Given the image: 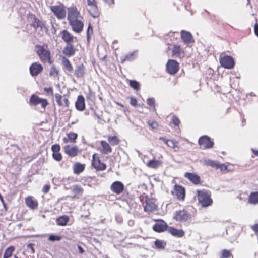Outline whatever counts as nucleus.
<instances>
[{
  "label": "nucleus",
  "instance_id": "nucleus-1",
  "mask_svg": "<svg viewBox=\"0 0 258 258\" xmlns=\"http://www.w3.org/2000/svg\"><path fill=\"white\" fill-rule=\"evenodd\" d=\"M197 197L199 205L203 208H207L213 203L210 191L203 189L197 190Z\"/></svg>",
  "mask_w": 258,
  "mask_h": 258
},
{
  "label": "nucleus",
  "instance_id": "nucleus-2",
  "mask_svg": "<svg viewBox=\"0 0 258 258\" xmlns=\"http://www.w3.org/2000/svg\"><path fill=\"white\" fill-rule=\"evenodd\" d=\"M36 51L42 62L44 63H51L50 52L47 46L37 45Z\"/></svg>",
  "mask_w": 258,
  "mask_h": 258
},
{
  "label": "nucleus",
  "instance_id": "nucleus-3",
  "mask_svg": "<svg viewBox=\"0 0 258 258\" xmlns=\"http://www.w3.org/2000/svg\"><path fill=\"white\" fill-rule=\"evenodd\" d=\"M144 211L147 213H152L157 211L158 203L157 199L153 197L145 196V203L143 205Z\"/></svg>",
  "mask_w": 258,
  "mask_h": 258
},
{
  "label": "nucleus",
  "instance_id": "nucleus-4",
  "mask_svg": "<svg viewBox=\"0 0 258 258\" xmlns=\"http://www.w3.org/2000/svg\"><path fill=\"white\" fill-rule=\"evenodd\" d=\"M91 165L97 171H104L107 168L106 164L101 160L97 153L92 155Z\"/></svg>",
  "mask_w": 258,
  "mask_h": 258
},
{
  "label": "nucleus",
  "instance_id": "nucleus-5",
  "mask_svg": "<svg viewBox=\"0 0 258 258\" xmlns=\"http://www.w3.org/2000/svg\"><path fill=\"white\" fill-rule=\"evenodd\" d=\"M191 218V214L184 209L176 211L173 217L174 219L179 222H186L190 220Z\"/></svg>",
  "mask_w": 258,
  "mask_h": 258
},
{
  "label": "nucleus",
  "instance_id": "nucleus-6",
  "mask_svg": "<svg viewBox=\"0 0 258 258\" xmlns=\"http://www.w3.org/2000/svg\"><path fill=\"white\" fill-rule=\"evenodd\" d=\"M54 15L59 20L63 19L66 17V7L63 4L51 6L50 7Z\"/></svg>",
  "mask_w": 258,
  "mask_h": 258
},
{
  "label": "nucleus",
  "instance_id": "nucleus-7",
  "mask_svg": "<svg viewBox=\"0 0 258 258\" xmlns=\"http://www.w3.org/2000/svg\"><path fill=\"white\" fill-rule=\"evenodd\" d=\"M29 103L31 106H36L38 104H40L44 110L49 104L46 99L40 98L35 94H32L31 96Z\"/></svg>",
  "mask_w": 258,
  "mask_h": 258
},
{
  "label": "nucleus",
  "instance_id": "nucleus-8",
  "mask_svg": "<svg viewBox=\"0 0 258 258\" xmlns=\"http://www.w3.org/2000/svg\"><path fill=\"white\" fill-rule=\"evenodd\" d=\"M198 143L200 147L204 149L212 148L214 146L213 141L206 135L201 136L199 139Z\"/></svg>",
  "mask_w": 258,
  "mask_h": 258
},
{
  "label": "nucleus",
  "instance_id": "nucleus-9",
  "mask_svg": "<svg viewBox=\"0 0 258 258\" xmlns=\"http://www.w3.org/2000/svg\"><path fill=\"white\" fill-rule=\"evenodd\" d=\"M87 10L93 18H97L99 16L100 12L96 4L95 0H87Z\"/></svg>",
  "mask_w": 258,
  "mask_h": 258
},
{
  "label": "nucleus",
  "instance_id": "nucleus-10",
  "mask_svg": "<svg viewBox=\"0 0 258 258\" xmlns=\"http://www.w3.org/2000/svg\"><path fill=\"white\" fill-rule=\"evenodd\" d=\"M173 195H175L177 199L181 201H183L185 198V188L181 185L175 184L174 186L173 190L171 191Z\"/></svg>",
  "mask_w": 258,
  "mask_h": 258
},
{
  "label": "nucleus",
  "instance_id": "nucleus-11",
  "mask_svg": "<svg viewBox=\"0 0 258 258\" xmlns=\"http://www.w3.org/2000/svg\"><path fill=\"white\" fill-rule=\"evenodd\" d=\"M68 20L69 22L81 18L80 12L76 7H71L68 9Z\"/></svg>",
  "mask_w": 258,
  "mask_h": 258
},
{
  "label": "nucleus",
  "instance_id": "nucleus-12",
  "mask_svg": "<svg viewBox=\"0 0 258 258\" xmlns=\"http://www.w3.org/2000/svg\"><path fill=\"white\" fill-rule=\"evenodd\" d=\"M64 151L67 155L71 157L77 156L80 152L78 147L76 145H67L64 147Z\"/></svg>",
  "mask_w": 258,
  "mask_h": 258
},
{
  "label": "nucleus",
  "instance_id": "nucleus-13",
  "mask_svg": "<svg viewBox=\"0 0 258 258\" xmlns=\"http://www.w3.org/2000/svg\"><path fill=\"white\" fill-rule=\"evenodd\" d=\"M55 98L58 106H64L67 108L69 107L70 102L66 95L62 96L58 93H56L55 94Z\"/></svg>",
  "mask_w": 258,
  "mask_h": 258
},
{
  "label": "nucleus",
  "instance_id": "nucleus-14",
  "mask_svg": "<svg viewBox=\"0 0 258 258\" xmlns=\"http://www.w3.org/2000/svg\"><path fill=\"white\" fill-rule=\"evenodd\" d=\"M159 140L163 141L168 147L173 149L175 152L179 150L180 147L178 146V142L174 139H167L164 137H160Z\"/></svg>",
  "mask_w": 258,
  "mask_h": 258
},
{
  "label": "nucleus",
  "instance_id": "nucleus-15",
  "mask_svg": "<svg viewBox=\"0 0 258 258\" xmlns=\"http://www.w3.org/2000/svg\"><path fill=\"white\" fill-rule=\"evenodd\" d=\"M110 189L116 195H120L124 190V185L121 182L116 181L111 184Z\"/></svg>",
  "mask_w": 258,
  "mask_h": 258
},
{
  "label": "nucleus",
  "instance_id": "nucleus-16",
  "mask_svg": "<svg viewBox=\"0 0 258 258\" xmlns=\"http://www.w3.org/2000/svg\"><path fill=\"white\" fill-rule=\"evenodd\" d=\"M184 177L195 185H201L202 183L200 177L194 173L186 172L184 174Z\"/></svg>",
  "mask_w": 258,
  "mask_h": 258
},
{
  "label": "nucleus",
  "instance_id": "nucleus-17",
  "mask_svg": "<svg viewBox=\"0 0 258 258\" xmlns=\"http://www.w3.org/2000/svg\"><path fill=\"white\" fill-rule=\"evenodd\" d=\"M100 144L99 150L102 154H108L112 152V149L108 142L102 140L100 141Z\"/></svg>",
  "mask_w": 258,
  "mask_h": 258
},
{
  "label": "nucleus",
  "instance_id": "nucleus-18",
  "mask_svg": "<svg viewBox=\"0 0 258 258\" xmlns=\"http://www.w3.org/2000/svg\"><path fill=\"white\" fill-rule=\"evenodd\" d=\"M69 23L74 31L80 33L82 31L84 24L80 19L70 21Z\"/></svg>",
  "mask_w": 258,
  "mask_h": 258
},
{
  "label": "nucleus",
  "instance_id": "nucleus-19",
  "mask_svg": "<svg viewBox=\"0 0 258 258\" xmlns=\"http://www.w3.org/2000/svg\"><path fill=\"white\" fill-rule=\"evenodd\" d=\"M169 226L163 220H160V222L155 224L153 227V230L157 232H163L168 230Z\"/></svg>",
  "mask_w": 258,
  "mask_h": 258
},
{
  "label": "nucleus",
  "instance_id": "nucleus-20",
  "mask_svg": "<svg viewBox=\"0 0 258 258\" xmlns=\"http://www.w3.org/2000/svg\"><path fill=\"white\" fill-rule=\"evenodd\" d=\"M181 38L184 43L187 45L194 42L191 33L184 30H182L181 32Z\"/></svg>",
  "mask_w": 258,
  "mask_h": 258
},
{
  "label": "nucleus",
  "instance_id": "nucleus-21",
  "mask_svg": "<svg viewBox=\"0 0 258 258\" xmlns=\"http://www.w3.org/2000/svg\"><path fill=\"white\" fill-rule=\"evenodd\" d=\"M168 232L172 235L173 236L181 238L184 236L185 232L182 229H176L174 227L169 226Z\"/></svg>",
  "mask_w": 258,
  "mask_h": 258
},
{
  "label": "nucleus",
  "instance_id": "nucleus-22",
  "mask_svg": "<svg viewBox=\"0 0 258 258\" xmlns=\"http://www.w3.org/2000/svg\"><path fill=\"white\" fill-rule=\"evenodd\" d=\"M71 191L73 194V195L72 196V198L79 199L82 196L84 189L80 185H75L73 186Z\"/></svg>",
  "mask_w": 258,
  "mask_h": 258
},
{
  "label": "nucleus",
  "instance_id": "nucleus-23",
  "mask_svg": "<svg viewBox=\"0 0 258 258\" xmlns=\"http://www.w3.org/2000/svg\"><path fill=\"white\" fill-rule=\"evenodd\" d=\"M25 203L27 207L32 210L36 209L38 206V201L32 196H28L25 199Z\"/></svg>",
  "mask_w": 258,
  "mask_h": 258
},
{
  "label": "nucleus",
  "instance_id": "nucleus-24",
  "mask_svg": "<svg viewBox=\"0 0 258 258\" xmlns=\"http://www.w3.org/2000/svg\"><path fill=\"white\" fill-rule=\"evenodd\" d=\"M85 102L84 97L82 95H79L75 102V107L77 110L80 111H84L85 109Z\"/></svg>",
  "mask_w": 258,
  "mask_h": 258
},
{
  "label": "nucleus",
  "instance_id": "nucleus-25",
  "mask_svg": "<svg viewBox=\"0 0 258 258\" xmlns=\"http://www.w3.org/2000/svg\"><path fill=\"white\" fill-rule=\"evenodd\" d=\"M172 55L178 57H182L184 56V51L180 46L178 45H174L172 50Z\"/></svg>",
  "mask_w": 258,
  "mask_h": 258
},
{
  "label": "nucleus",
  "instance_id": "nucleus-26",
  "mask_svg": "<svg viewBox=\"0 0 258 258\" xmlns=\"http://www.w3.org/2000/svg\"><path fill=\"white\" fill-rule=\"evenodd\" d=\"M85 168V164L80 162H75L73 166V170L74 174L79 175L83 172Z\"/></svg>",
  "mask_w": 258,
  "mask_h": 258
},
{
  "label": "nucleus",
  "instance_id": "nucleus-27",
  "mask_svg": "<svg viewBox=\"0 0 258 258\" xmlns=\"http://www.w3.org/2000/svg\"><path fill=\"white\" fill-rule=\"evenodd\" d=\"M219 61L220 64H235L234 59L229 55L221 56Z\"/></svg>",
  "mask_w": 258,
  "mask_h": 258
},
{
  "label": "nucleus",
  "instance_id": "nucleus-28",
  "mask_svg": "<svg viewBox=\"0 0 258 258\" xmlns=\"http://www.w3.org/2000/svg\"><path fill=\"white\" fill-rule=\"evenodd\" d=\"M75 52V49L71 43L67 44V45L64 48L62 51L63 54L69 57L73 56Z\"/></svg>",
  "mask_w": 258,
  "mask_h": 258
},
{
  "label": "nucleus",
  "instance_id": "nucleus-29",
  "mask_svg": "<svg viewBox=\"0 0 258 258\" xmlns=\"http://www.w3.org/2000/svg\"><path fill=\"white\" fill-rule=\"evenodd\" d=\"M70 220V218L68 215H64L58 217L56 219V222L57 225L64 226L67 225Z\"/></svg>",
  "mask_w": 258,
  "mask_h": 258
},
{
  "label": "nucleus",
  "instance_id": "nucleus-30",
  "mask_svg": "<svg viewBox=\"0 0 258 258\" xmlns=\"http://www.w3.org/2000/svg\"><path fill=\"white\" fill-rule=\"evenodd\" d=\"M107 140L110 146H116L120 144L121 141L119 137L116 135L107 136Z\"/></svg>",
  "mask_w": 258,
  "mask_h": 258
},
{
  "label": "nucleus",
  "instance_id": "nucleus-31",
  "mask_svg": "<svg viewBox=\"0 0 258 258\" xmlns=\"http://www.w3.org/2000/svg\"><path fill=\"white\" fill-rule=\"evenodd\" d=\"M43 70L42 66H30V71L32 76H36Z\"/></svg>",
  "mask_w": 258,
  "mask_h": 258
},
{
  "label": "nucleus",
  "instance_id": "nucleus-32",
  "mask_svg": "<svg viewBox=\"0 0 258 258\" xmlns=\"http://www.w3.org/2000/svg\"><path fill=\"white\" fill-rule=\"evenodd\" d=\"M248 203L253 205L258 204V191L250 193L248 198Z\"/></svg>",
  "mask_w": 258,
  "mask_h": 258
},
{
  "label": "nucleus",
  "instance_id": "nucleus-33",
  "mask_svg": "<svg viewBox=\"0 0 258 258\" xmlns=\"http://www.w3.org/2000/svg\"><path fill=\"white\" fill-rule=\"evenodd\" d=\"M62 39L67 43V44L71 43L73 41L74 37L68 31L64 30L62 32Z\"/></svg>",
  "mask_w": 258,
  "mask_h": 258
},
{
  "label": "nucleus",
  "instance_id": "nucleus-34",
  "mask_svg": "<svg viewBox=\"0 0 258 258\" xmlns=\"http://www.w3.org/2000/svg\"><path fill=\"white\" fill-rule=\"evenodd\" d=\"M137 56V52L134 51L130 53L124 57L121 58V62L124 63L125 61H131L135 59Z\"/></svg>",
  "mask_w": 258,
  "mask_h": 258
},
{
  "label": "nucleus",
  "instance_id": "nucleus-35",
  "mask_svg": "<svg viewBox=\"0 0 258 258\" xmlns=\"http://www.w3.org/2000/svg\"><path fill=\"white\" fill-rule=\"evenodd\" d=\"M162 162L157 160H149L147 163V166L152 168H157L162 165Z\"/></svg>",
  "mask_w": 258,
  "mask_h": 258
},
{
  "label": "nucleus",
  "instance_id": "nucleus-36",
  "mask_svg": "<svg viewBox=\"0 0 258 258\" xmlns=\"http://www.w3.org/2000/svg\"><path fill=\"white\" fill-rule=\"evenodd\" d=\"M32 26L35 28H40L41 29L45 28L44 23L36 18H34L33 21L32 23Z\"/></svg>",
  "mask_w": 258,
  "mask_h": 258
},
{
  "label": "nucleus",
  "instance_id": "nucleus-37",
  "mask_svg": "<svg viewBox=\"0 0 258 258\" xmlns=\"http://www.w3.org/2000/svg\"><path fill=\"white\" fill-rule=\"evenodd\" d=\"M220 258H233V256L230 250L224 249L221 250Z\"/></svg>",
  "mask_w": 258,
  "mask_h": 258
},
{
  "label": "nucleus",
  "instance_id": "nucleus-38",
  "mask_svg": "<svg viewBox=\"0 0 258 258\" xmlns=\"http://www.w3.org/2000/svg\"><path fill=\"white\" fill-rule=\"evenodd\" d=\"M59 72V70L55 66H53L51 68L50 70L49 75L54 78H57L58 79Z\"/></svg>",
  "mask_w": 258,
  "mask_h": 258
},
{
  "label": "nucleus",
  "instance_id": "nucleus-39",
  "mask_svg": "<svg viewBox=\"0 0 258 258\" xmlns=\"http://www.w3.org/2000/svg\"><path fill=\"white\" fill-rule=\"evenodd\" d=\"M166 70L169 74L173 75L178 72L179 66H166Z\"/></svg>",
  "mask_w": 258,
  "mask_h": 258
},
{
  "label": "nucleus",
  "instance_id": "nucleus-40",
  "mask_svg": "<svg viewBox=\"0 0 258 258\" xmlns=\"http://www.w3.org/2000/svg\"><path fill=\"white\" fill-rule=\"evenodd\" d=\"M75 75L78 77H83L84 75V66H79L75 71Z\"/></svg>",
  "mask_w": 258,
  "mask_h": 258
},
{
  "label": "nucleus",
  "instance_id": "nucleus-41",
  "mask_svg": "<svg viewBox=\"0 0 258 258\" xmlns=\"http://www.w3.org/2000/svg\"><path fill=\"white\" fill-rule=\"evenodd\" d=\"M155 245L156 248L163 249L165 248L166 243L164 241L160 240H156L155 242Z\"/></svg>",
  "mask_w": 258,
  "mask_h": 258
},
{
  "label": "nucleus",
  "instance_id": "nucleus-42",
  "mask_svg": "<svg viewBox=\"0 0 258 258\" xmlns=\"http://www.w3.org/2000/svg\"><path fill=\"white\" fill-rule=\"evenodd\" d=\"M67 135L70 141V143H75L76 142V140L78 138L77 134L71 132L67 134Z\"/></svg>",
  "mask_w": 258,
  "mask_h": 258
},
{
  "label": "nucleus",
  "instance_id": "nucleus-43",
  "mask_svg": "<svg viewBox=\"0 0 258 258\" xmlns=\"http://www.w3.org/2000/svg\"><path fill=\"white\" fill-rule=\"evenodd\" d=\"M229 165H230V164H226L218 163L217 169H219L222 172H229L231 171V170L228 168Z\"/></svg>",
  "mask_w": 258,
  "mask_h": 258
},
{
  "label": "nucleus",
  "instance_id": "nucleus-44",
  "mask_svg": "<svg viewBox=\"0 0 258 258\" xmlns=\"http://www.w3.org/2000/svg\"><path fill=\"white\" fill-rule=\"evenodd\" d=\"M15 249L14 246H10L5 249L4 254L10 257L12 255Z\"/></svg>",
  "mask_w": 258,
  "mask_h": 258
},
{
  "label": "nucleus",
  "instance_id": "nucleus-45",
  "mask_svg": "<svg viewBox=\"0 0 258 258\" xmlns=\"http://www.w3.org/2000/svg\"><path fill=\"white\" fill-rule=\"evenodd\" d=\"M129 84L130 87L135 90H139L140 89V84L135 80H130Z\"/></svg>",
  "mask_w": 258,
  "mask_h": 258
},
{
  "label": "nucleus",
  "instance_id": "nucleus-46",
  "mask_svg": "<svg viewBox=\"0 0 258 258\" xmlns=\"http://www.w3.org/2000/svg\"><path fill=\"white\" fill-rule=\"evenodd\" d=\"M147 123L152 130H156L159 126L158 123L155 121L149 120L147 121Z\"/></svg>",
  "mask_w": 258,
  "mask_h": 258
},
{
  "label": "nucleus",
  "instance_id": "nucleus-47",
  "mask_svg": "<svg viewBox=\"0 0 258 258\" xmlns=\"http://www.w3.org/2000/svg\"><path fill=\"white\" fill-rule=\"evenodd\" d=\"M53 159L57 161H60L62 160V155L59 152H55L52 153Z\"/></svg>",
  "mask_w": 258,
  "mask_h": 258
},
{
  "label": "nucleus",
  "instance_id": "nucleus-48",
  "mask_svg": "<svg viewBox=\"0 0 258 258\" xmlns=\"http://www.w3.org/2000/svg\"><path fill=\"white\" fill-rule=\"evenodd\" d=\"M62 239L61 236L59 235H50L49 236L48 240L50 241H60Z\"/></svg>",
  "mask_w": 258,
  "mask_h": 258
},
{
  "label": "nucleus",
  "instance_id": "nucleus-49",
  "mask_svg": "<svg viewBox=\"0 0 258 258\" xmlns=\"http://www.w3.org/2000/svg\"><path fill=\"white\" fill-rule=\"evenodd\" d=\"M172 123L175 125L178 126L180 123V121L178 117L175 115H173L171 119Z\"/></svg>",
  "mask_w": 258,
  "mask_h": 258
},
{
  "label": "nucleus",
  "instance_id": "nucleus-50",
  "mask_svg": "<svg viewBox=\"0 0 258 258\" xmlns=\"http://www.w3.org/2000/svg\"><path fill=\"white\" fill-rule=\"evenodd\" d=\"M147 102L149 106L152 107L154 110H155V100L153 98H148L147 100Z\"/></svg>",
  "mask_w": 258,
  "mask_h": 258
},
{
  "label": "nucleus",
  "instance_id": "nucleus-51",
  "mask_svg": "<svg viewBox=\"0 0 258 258\" xmlns=\"http://www.w3.org/2000/svg\"><path fill=\"white\" fill-rule=\"evenodd\" d=\"M218 164V162L212 160H208L206 163L207 165L215 168L216 169H217Z\"/></svg>",
  "mask_w": 258,
  "mask_h": 258
},
{
  "label": "nucleus",
  "instance_id": "nucleus-52",
  "mask_svg": "<svg viewBox=\"0 0 258 258\" xmlns=\"http://www.w3.org/2000/svg\"><path fill=\"white\" fill-rule=\"evenodd\" d=\"M51 150H52L53 153L59 152H60V146L59 144H55L52 146Z\"/></svg>",
  "mask_w": 258,
  "mask_h": 258
},
{
  "label": "nucleus",
  "instance_id": "nucleus-53",
  "mask_svg": "<svg viewBox=\"0 0 258 258\" xmlns=\"http://www.w3.org/2000/svg\"><path fill=\"white\" fill-rule=\"evenodd\" d=\"M129 99H130L131 105L134 107H136L137 105V100L136 98L133 96H131L129 97Z\"/></svg>",
  "mask_w": 258,
  "mask_h": 258
},
{
  "label": "nucleus",
  "instance_id": "nucleus-54",
  "mask_svg": "<svg viewBox=\"0 0 258 258\" xmlns=\"http://www.w3.org/2000/svg\"><path fill=\"white\" fill-rule=\"evenodd\" d=\"M50 189V185L49 184L45 185L42 188V192L44 194H47Z\"/></svg>",
  "mask_w": 258,
  "mask_h": 258
},
{
  "label": "nucleus",
  "instance_id": "nucleus-55",
  "mask_svg": "<svg viewBox=\"0 0 258 258\" xmlns=\"http://www.w3.org/2000/svg\"><path fill=\"white\" fill-rule=\"evenodd\" d=\"M93 33V28L92 26H91V24H90L88 26V29H87V39L88 40L90 37V34H92Z\"/></svg>",
  "mask_w": 258,
  "mask_h": 258
},
{
  "label": "nucleus",
  "instance_id": "nucleus-56",
  "mask_svg": "<svg viewBox=\"0 0 258 258\" xmlns=\"http://www.w3.org/2000/svg\"><path fill=\"white\" fill-rule=\"evenodd\" d=\"M44 91L47 94H53V90L52 87L44 88Z\"/></svg>",
  "mask_w": 258,
  "mask_h": 258
},
{
  "label": "nucleus",
  "instance_id": "nucleus-57",
  "mask_svg": "<svg viewBox=\"0 0 258 258\" xmlns=\"http://www.w3.org/2000/svg\"><path fill=\"white\" fill-rule=\"evenodd\" d=\"M251 229L256 234H258V223L252 226Z\"/></svg>",
  "mask_w": 258,
  "mask_h": 258
},
{
  "label": "nucleus",
  "instance_id": "nucleus-58",
  "mask_svg": "<svg viewBox=\"0 0 258 258\" xmlns=\"http://www.w3.org/2000/svg\"><path fill=\"white\" fill-rule=\"evenodd\" d=\"M166 64H179V63L175 60L173 59H169L168 60Z\"/></svg>",
  "mask_w": 258,
  "mask_h": 258
},
{
  "label": "nucleus",
  "instance_id": "nucleus-59",
  "mask_svg": "<svg viewBox=\"0 0 258 258\" xmlns=\"http://www.w3.org/2000/svg\"><path fill=\"white\" fill-rule=\"evenodd\" d=\"M61 61L63 64H70L69 60L66 57H63L61 59Z\"/></svg>",
  "mask_w": 258,
  "mask_h": 258
},
{
  "label": "nucleus",
  "instance_id": "nucleus-60",
  "mask_svg": "<svg viewBox=\"0 0 258 258\" xmlns=\"http://www.w3.org/2000/svg\"><path fill=\"white\" fill-rule=\"evenodd\" d=\"M65 69L68 73L71 72L73 70L72 66H65Z\"/></svg>",
  "mask_w": 258,
  "mask_h": 258
},
{
  "label": "nucleus",
  "instance_id": "nucleus-61",
  "mask_svg": "<svg viewBox=\"0 0 258 258\" xmlns=\"http://www.w3.org/2000/svg\"><path fill=\"white\" fill-rule=\"evenodd\" d=\"M254 33H255V34L258 37V24L257 23H256L255 25H254Z\"/></svg>",
  "mask_w": 258,
  "mask_h": 258
},
{
  "label": "nucleus",
  "instance_id": "nucleus-62",
  "mask_svg": "<svg viewBox=\"0 0 258 258\" xmlns=\"http://www.w3.org/2000/svg\"><path fill=\"white\" fill-rule=\"evenodd\" d=\"M62 140H63V142L65 144H67L68 143H70V141L69 140V139L68 138V137H64L63 139H62Z\"/></svg>",
  "mask_w": 258,
  "mask_h": 258
},
{
  "label": "nucleus",
  "instance_id": "nucleus-63",
  "mask_svg": "<svg viewBox=\"0 0 258 258\" xmlns=\"http://www.w3.org/2000/svg\"><path fill=\"white\" fill-rule=\"evenodd\" d=\"M78 248L80 253H83L84 252V250L80 245H78Z\"/></svg>",
  "mask_w": 258,
  "mask_h": 258
},
{
  "label": "nucleus",
  "instance_id": "nucleus-64",
  "mask_svg": "<svg viewBox=\"0 0 258 258\" xmlns=\"http://www.w3.org/2000/svg\"><path fill=\"white\" fill-rule=\"evenodd\" d=\"M103 1L109 5L114 4V0H103Z\"/></svg>",
  "mask_w": 258,
  "mask_h": 258
}]
</instances>
